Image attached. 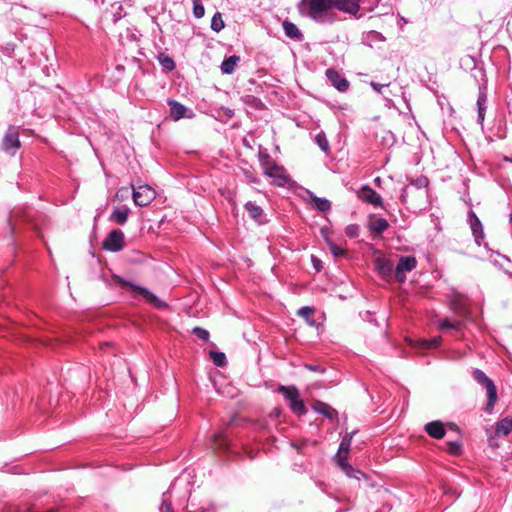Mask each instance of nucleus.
I'll list each match as a JSON object with an SVG mask.
<instances>
[{"label":"nucleus","mask_w":512,"mask_h":512,"mask_svg":"<svg viewBox=\"0 0 512 512\" xmlns=\"http://www.w3.org/2000/svg\"><path fill=\"white\" fill-rule=\"evenodd\" d=\"M335 9L356 16L360 0H302L300 11L320 24H332L339 20Z\"/></svg>","instance_id":"nucleus-1"},{"label":"nucleus","mask_w":512,"mask_h":512,"mask_svg":"<svg viewBox=\"0 0 512 512\" xmlns=\"http://www.w3.org/2000/svg\"><path fill=\"white\" fill-rule=\"evenodd\" d=\"M472 376L478 384L485 388L487 393V403L484 410L489 414L492 413L498 399L497 388L494 382L478 368L473 369Z\"/></svg>","instance_id":"nucleus-2"},{"label":"nucleus","mask_w":512,"mask_h":512,"mask_svg":"<svg viewBox=\"0 0 512 512\" xmlns=\"http://www.w3.org/2000/svg\"><path fill=\"white\" fill-rule=\"evenodd\" d=\"M277 391L283 395L285 400L289 403L291 411L298 415H305L307 412L304 401L300 397V392L296 386H284L280 385Z\"/></svg>","instance_id":"nucleus-3"},{"label":"nucleus","mask_w":512,"mask_h":512,"mask_svg":"<svg viewBox=\"0 0 512 512\" xmlns=\"http://www.w3.org/2000/svg\"><path fill=\"white\" fill-rule=\"evenodd\" d=\"M116 279H117V282L123 288L129 289V291L133 297H139L156 308L165 307V303L162 300H160L154 293L149 291L148 289H146L142 286L135 285L129 281H126V280L120 278V277H116Z\"/></svg>","instance_id":"nucleus-4"},{"label":"nucleus","mask_w":512,"mask_h":512,"mask_svg":"<svg viewBox=\"0 0 512 512\" xmlns=\"http://www.w3.org/2000/svg\"><path fill=\"white\" fill-rule=\"evenodd\" d=\"M135 205L144 207L149 205L156 197L155 190L147 184L131 185Z\"/></svg>","instance_id":"nucleus-5"},{"label":"nucleus","mask_w":512,"mask_h":512,"mask_svg":"<svg viewBox=\"0 0 512 512\" xmlns=\"http://www.w3.org/2000/svg\"><path fill=\"white\" fill-rule=\"evenodd\" d=\"M178 481L173 482L168 490L162 494V500L159 507L160 512H173L172 510V499L176 497L178 501L185 500L190 496V491L185 490L180 495L177 491Z\"/></svg>","instance_id":"nucleus-6"},{"label":"nucleus","mask_w":512,"mask_h":512,"mask_svg":"<svg viewBox=\"0 0 512 512\" xmlns=\"http://www.w3.org/2000/svg\"><path fill=\"white\" fill-rule=\"evenodd\" d=\"M20 146L21 143L19 140L18 128L15 126H9L2 140V149L13 156Z\"/></svg>","instance_id":"nucleus-7"},{"label":"nucleus","mask_w":512,"mask_h":512,"mask_svg":"<svg viewBox=\"0 0 512 512\" xmlns=\"http://www.w3.org/2000/svg\"><path fill=\"white\" fill-rule=\"evenodd\" d=\"M417 260L414 256H401L394 271L395 278L402 283L406 280V273L416 268Z\"/></svg>","instance_id":"nucleus-8"},{"label":"nucleus","mask_w":512,"mask_h":512,"mask_svg":"<svg viewBox=\"0 0 512 512\" xmlns=\"http://www.w3.org/2000/svg\"><path fill=\"white\" fill-rule=\"evenodd\" d=\"M487 83L485 79V75L482 74V83L479 84V93L476 102L477 106V123L483 124L485 119V113L487 110Z\"/></svg>","instance_id":"nucleus-9"},{"label":"nucleus","mask_w":512,"mask_h":512,"mask_svg":"<svg viewBox=\"0 0 512 512\" xmlns=\"http://www.w3.org/2000/svg\"><path fill=\"white\" fill-rule=\"evenodd\" d=\"M124 238V233L121 230H112L103 241V248L111 252H118L124 247Z\"/></svg>","instance_id":"nucleus-10"},{"label":"nucleus","mask_w":512,"mask_h":512,"mask_svg":"<svg viewBox=\"0 0 512 512\" xmlns=\"http://www.w3.org/2000/svg\"><path fill=\"white\" fill-rule=\"evenodd\" d=\"M335 461L340 469L350 478L360 480L361 477H366L360 470L355 469L348 462V454H336Z\"/></svg>","instance_id":"nucleus-11"},{"label":"nucleus","mask_w":512,"mask_h":512,"mask_svg":"<svg viewBox=\"0 0 512 512\" xmlns=\"http://www.w3.org/2000/svg\"><path fill=\"white\" fill-rule=\"evenodd\" d=\"M168 105L170 107V116L174 121H178L185 117L192 118L194 116V113L191 110L175 100H168Z\"/></svg>","instance_id":"nucleus-12"},{"label":"nucleus","mask_w":512,"mask_h":512,"mask_svg":"<svg viewBox=\"0 0 512 512\" xmlns=\"http://www.w3.org/2000/svg\"><path fill=\"white\" fill-rule=\"evenodd\" d=\"M358 197L369 204H372L374 206H383V199L382 197L373 190L369 185H364L358 192Z\"/></svg>","instance_id":"nucleus-13"},{"label":"nucleus","mask_w":512,"mask_h":512,"mask_svg":"<svg viewBox=\"0 0 512 512\" xmlns=\"http://www.w3.org/2000/svg\"><path fill=\"white\" fill-rule=\"evenodd\" d=\"M264 175L273 178L274 183L279 187H284L289 181L285 169L277 164L273 167H268Z\"/></svg>","instance_id":"nucleus-14"},{"label":"nucleus","mask_w":512,"mask_h":512,"mask_svg":"<svg viewBox=\"0 0 512 512\" xmlns=\"http://www.w3.org/2000/svg\"><path fill=\"white\" fill-rule=\"evenodd\" d=\"M326 77L333 87L340 92H345L349 88V82L338 71L334 69L326 70Z\"/></svg>","instance_id":"nucleus-15"},{"label":"nucleus","mask_w":512,"mask_h":512,"mask_svg":"<svg viewBox=\"0 0 512 512\" xmlns=\"http://www.w3.org/2000/svg\"><path fill=\"white\" fill-rule=\"evenodd\" d=\"M389 227V223L386 219L371 214L368 217L367 228L375 235L382 234Z\"/></svg>","instance_id":"nucleus-16"},{"label":"nucleus","mask_w":512,"mask_h":512,"mask_svg":"<svg viewBox=\"0 0 512 512\" xmlns=\"http://www.w3.org/2000/svg\"><path fill=\"white\" fill-rule=\"evenodd\" d=\"M468 221L472 230V234L475 238V242L477 245H480L484 238L482 223L473 211H469Z\"/></svg>","instance_id":"nucleus-17"},{"label":"nucleus","mask_w":512,"mask_h":512,"mask_svg":"<svg viewBox=\"0 0 512 512\" xmlns=\"http://www.w3.org/2000/svg\"><path fill=\"white\" fill-rule=\"evenodd\" d=\"M246 211L248 212L250 218H252L258 224H264L266 222L265 213L263 209L257 205L255 202L248 201L244 205Z\"/></svg>","instance_id":"nucleus-18"},{"label":"nucleus","mask_w":512,"mask_h":512,"mask_svg":"<svg viewBox=\"0 0 512 512\" xmlns=\"http://www.w3.org/2000/svg\"><path fill=\"white\" fill-rule=\"evenodd\" d=\"M425 432L434 439H442L445 434V428L441 421L435 420L424 426Z\"/></svg>","instance_id":"nucleus-19"},{"label":"nucleus","mask_w":512,"mask_h":512,"mask_svg":"<svg viewBox=\"0 0 512 512\" xmlns=\"http://www.w3.org/2000/svg\"><path fill=\"white\" fill-rule=\"evenodd\" d=\"M313 409L317 413L328 418L329 420H337V418H338V412L333 407H331L330 405H328L325 402L317 401L314 404Z\"/></svg>","instance_id":"nucleus-20"},{"label":"nucleus","mask_w":512,"mask_h":512,"mask_svg":"<svg viewBox=\"0 0 512 512\" xmlns=\"http://www.w3.org/2000/svg\"><path fill=\"white\" fill-rule=\"evenodd\" d=\"M376 270L382 277H390L394 271V265L391 260L377 258L375 261Z\"/></svg>","instance_id":"nucleus-21"},{"label":"nucleus","mask_w":512,"mask_h":512,"mask_svg":"<svg viewBox=\"0 0 512 512\" xmlns=\"http://www.w3.org/2000/svg\"><path fill=\"white\" fill-rule=\"evenodd\" d=\"M129 212L130 210L126 206L115 208L110 216V219L119 225H124L127 222Z\"/></svg>","instance_id":"nucleus-22"},{"label":"nucleus","mask_w":512,"mask_h":512,"mask_svg":"<svg viewBox=\"0 0 512 512\" xmlns=\"http://www.w3.org/2000/svg\"><path fill=\"white\" fill-rule=\"evenodd\" d=\"M240 61V57L236 55H231L228 58H225L221 64V71L223 74H232L235 71L237 64Z\"/></svg>","instance_id":"nucleus-23"},{"label":"nucleus","mask_w":512,"mask_h":512,"mask_svg":"<svg viewBox=\"0 0 512 512\" xmlns=\"http://www.w3.org/2000/svg\"><path fill=\"white\" fill-rule=\"evenodd\" d=\"M283 29L284 33L288 38L295 39V40H301L302 39V33L298 29V27L289 21L283 22Z\"/></svg>","instance_id":"nucleus-24"},{"label":"nucleus","mask_w":512,"mask_h":512,"mask_svg":"<svg viewBox=\"0 0 512 512\" xmlns=\"http://www.w3.org/2000/svg\"><path fill=\"white\" fill-rule=\"evenodd\" d=\"M512 431V417H506L496 424V433L507 436Z\"/></svg>","instance_id":"nucleus-25"},{"label":"nucleus","mask_w":512,"mask_h":512,"mask_svg":"<svg viewBox=\"0 0 512 512\" xmlns=\"http://www.w3.org/2000/svg\"><path fill=\"white\" fill-rule=\"evenodd\" d=\"M356 433H357V431H353V432H350V433H346L343 436V438H342V440L340 442L337 454H348L349 453V450L351 448V443H352L353 436Z\"/></svg>","instance_id":"nucleus-26"},{"label":"nucleus","mask_w":512,"mask_h":512,"mask_svg":"<svg viewBox=\"0 0 512 512\" xmlns=\"http://www.w3.org/2000/svg\"><path fill=\"white\" fill-rule=\"evenodd\" d=\"M451 308L459 313H462L466 309V299L463 295L455 294L450 300Z\"/></svg>","instance_id":"nucleus-27"},{"label":"nucleus","mask_w":512,"mask_h":512,"mask_svg":"<svg viewBox=\"0 0 512 512\" xmlns=\"http://www.w3.org/2000/svg\"><path fill=\"white\" fill-rule=\"evenodd\" d=\"M311 200L313 203V207L321 212H326L331 207L330 201L326 198L311 196Z\"/></svg>","instance_id":"nucleus-28"},{"label":"nucleus","mask_w":512,"mask_h":512,"mask_svg":"<svg viewBox=\"0 0 512 512\" xmlns=\"http://www.w3.org/2000/svg\"><path fill=\"white\" fill-rule=\"evenodd\" d=\"M326 242H327V245H328V248H329L331 254L335 258L342 257L346 254V250L344 248H342L341 246H338L330 239L326 238Z\"/></svg>","instance_id":"nucleus-29"},{"label":"nucleus","mask_w":512,"mask_h":512,"mask_svg":"<svg viewBox=\"0 0 512 512\" xmlns=\"http://www.w3.org/2000/svg\"><path fill=\"white\" fill-rule=\"evenodd\" d=\"M259 161L264 173L267 171L268 167H273L276 164L271 158V156L265 152L259 153Z\"/></svg>","instance_id":"nucleus-30"},{"label":"nucleus","mask_w":512,"mask_h":512,"mask_svg":"<svg viewBox=\"0 0 512 512\" xmlns=\"http://www.w3.org/2000/svg\"><path fill=\"white\" fill-rule=\"evenodd\" d=\"M210 357L213 360V363L218 367H223L227 364L226 356L223 352L210 351Z\"/></svg>","instance_id":"nucleus-31"},{"label":"nucleus","mask_w":512,"mask_h":512,"mask_svg":"<svg viewBox=\"0 0 512 512\" xmlns=\"http://www.w3.org/2000/svg\"><path fill=\"white\" fill-rule=\"evenodd\" d=\"M224 28V21L222 15L216 12L211 19V29L215 32H220Z\"/></svg>","instance_id":"nucleus-32"},{"label":"nucleus","mask_w":512,"mask_h":512,"mask_svg":"<svg viewBox=\"0 0 512 512\" xmlns=\"http://www.w3.org/2000/svg\"><path fill=\"white\" fill-rule=\"evenodd\" d=\"M315 141L322 151L327 153L329 151V142L324 133H319L315 137Z\"/></svg>","instance_id":"nucleus-33"},{"label":"nucleus","mask_w":512,"mask_h":512,"mask_svg":"<svg viewBox=\"0 0 512 512\" xmlns=\"http://www.w3.org/2000/svg\"><path fill=\"white\" fill-rule=\"evenodd\" d=\"M461 322H439L438 329L441 332L447 330H460Z\"/></svg>","instance_id":"nucleus-34"},{"label":"nucleus","mask_w":512,"mask_h":512,"mask_svg":"<svg viewBox=\"0 0 512 512\" xmlns=\"http://www.w3.org/2000/svg\"><path fill=\"white\" fill-rule=\"evenodd\" d=\"M193 14L198 19L204 16L205 8L201 0H193Z\"/></svg>","instance_id":"nucleus-35"},{"label":"nucleus","mask_w":512,"mask_h":512,"mask_svg":"<svg viewBox=\"0 0 512 512\" xmlns=\"http://www.w3.org/2000/svg\"><path fill=\"white\" fill-rule=\"evenodd\" d=\"M440 343H441V337H433L428 340H423L422 348H424V349L436 348L440 345Z\"/></svg>","instance_id":"nucleus-36"},{"label":"nucleus","mask_w":512,"mask_h":512,"mask_svg":"<svg viewBox=\"0 0 512 512\" xmlns=\"http://www.w3.org/2000/svg\"><path fill=\"white\" fill-rule=\"evenodd\" d=\"M359 232H360V227L357 224H349L345 228V234L349 238H356V237H358Z\"/></svg>","instance_id":"nucleus-37"},{"label":"nucleus","mask_w":512,"mask_h":512,"mask_svg":"<svg viewBox=\"0 0 512 512\" xmlns=\"http://www.w3.org/2000/svg\"><path fill=\"white\" fill-rule=\"evenodd\" d=\"M159 60H160L161 65L165 69L171 71V70H173L175 68V63H174V61H173V59L171 57L164 56V57H161Z\"/></svg>","instance_id":"nucleus-38"},{"label":"nucleus","mask_w":512,"mask_h":512,"mask_svg":"<svg viewBox=\"0 0 512 512\" xmlns=\"http://www.w3.org/2000/svg\"><path fill=\"white\" fill-rule=\"evenodd\" d=\"M411 184L414 185L417 189H422L428 186L429 181L427 177L421 176L413 180Z\"/></svg>","instance_id":"nucleus-39"},{"label":"nucleus","mask_w":512,"mask_h":512,"mask_svg":"<svg viewBox=\"0 0 512 512\" xmlns=\"http://www.w3.org/2000/svg\"><path fill=\"white\" fill-rule=\"evenodd\" d=\"M192 332L200 339L207 341L209 339V332L201 327H195Z\"/></svg>","instance_id":"nucleus-40"},{"label":"nucleus","mask_w":512,"mask_h":512,"mask_svg":"<svg viewBox=\"0 0 512 512\" xmlns=\"http://www.w3.org/2000/svg\"><path fill=\"white\" fill-rule=\"evenodd\" d=\"M314 312V308L312 307H309V306H304V307H301L300 309H298L297 311V315L302 317V318H309Z\"/></svg>","instance_id":"nucleus-41"},{"label":"nucleus","mask_w":512,"mask_h":512,"mask_svg":"<svg viewBox=\"0 0 512 512\" xmlns=\"http://www.w3.org/2000/svg\"><path fill=\"white\" fill-rule=\"evenodd\" d=\"M448 446H449V449L448 451L453 454V455H456L460 452V444L458 442H449L448 443Z\"/></svg>","instance_id":"nucleus-42"},{"label":"nucleus","mask_w":512,"mask_h":512,"mask_svg":"<svg viewBox=\"0 0 512 512\" xmlns=\"http://www.w3.org/2000/svg\"><path fill=\"white\" fill-rule=\"evenodd\" d=\"M305 368L310 371L319 372V373H323L325 371V368H323L322 366L314 365V364H306Z\"/></svg>","instance_id":"nucleus-43"},{"label":"nucleus","mask_w":512,"mask_h":512,"mask_svg":"<svg viewBox=\"0 0 512 512\" xmlns=\"http://www.w3.org/2000/svg\"><path fill=\"white\" fill-rule=\"evenodd\" d=\"M370 85H371V87H372L375 91H377V92H379V93H382V89H384V88H386V87L388 86V85H386V84H379V83H376V82H373V81L371 82V84H370Z\"/></svg>","instance_id":"nucleus-44"},{"label":"nucleus","mask_w":512,"mask_h":512,"mask_svg":"<svg viewBox=\"0 0 512 512\" xmlns=\"http://www.w3.org/2000/svg\"><path fill=\"white\" fill-rule=\"evenodd\" d=\"M187 512H215V509L213 506L208 507H199L198 509L194 511H187Z\"/></svg>","instance_id":"nucleus-45"},{"label":"nucleus","mask_w":512,"mask_h":512,"mask_svg":"<svg viewBox=\"0 0 512 512\" xmlns=\"http://www.w3.org/2000/svg\"><path fill=\"white\" fill-rule=\"evenodd\" d=\"M245 177L250 183H258L257 178L254 177L249 171H245Z\"/></svg>","instance_id":"nucleus-46"},{"label":"nucleus","mask_w":512,"mask_h":512,"mask_svg":"<svg viewBox=\"0 0 512 512\" xmlns=\"http://www.w3.org/2000/svg\"><path fill=\"white\" fill-rule=\"evenodd\" d=\"M215 442H219V446H221V447H224L226 445L224 440H222V436L221 435H216L215 436Z\"/></svg>","instance_id":"nucleus-47"},{"label":"nucleus","mask_w":512,"mask_h":512,"mask_svg":"<svg viewBox=\"0 0 512 512\" xmlns=\"http://www.w3.org/2000/svg\"><path fill=\"white\" fill-rule=\"evenodd\" d=\"M118 194H120L122 197L124 195H127L128 194V189L127 188H121L119 191H118Z\"/></svg>","instance_id":"nucleus-48"},{"label":"nucleus","mask_w":512,"mask_h":512,"mask_svg":"<svg viewBox=\"0 0 512 512\" xmlns=\"http://www.w3.org/2000/svg\"><path fill=\"white\" fill-rule=\"evenodd\" d=\"M14 47H15L14 44L8 43L7 46H6V50L7 51H13Z\"/></svg>","instance_id":"nucleus-49"},{"label":"nucleus","mask_w":512,"mask_h":512,"mask_svg":"<svg viewBox=\"0 0 512 512\" xmlns=\"http://www.w3.org/2000/svg\"><path fill=\"white\" fill-rule=\"evenodd\" d=\"M313 262H314V267H315L317 270H319V264H320V261H319V260H317V259H315V258H313Z\"/></svg>","instance_id":"nucleus-50"},{"label":"nucleus","mask_w":512,"mask_h":512,"mask_svg":"<svg viewBox=\"0 0 512 512\" xmlns=\"http://www.w3.org/2000/svg\"><path fill=\"white\" fill-rule=\"evenodd\" d=\"M400 21H401V23H404V24L407 23V20L404 17H400Z\"/></svg>","instance_id":"nucleus-51"},{"label":"nucleus","mask_w":512,"mask_h":512,"mask_svg":"<svg viewBox=\"0 0 512 512\" xmlns=\"http://www.w3.org/2000/svg\"><path fill=\"white\" fill-rule=\"evenodd\" d=\"M370 33H371V34H373V35H375V36H377V37H378V36H380V33L375 32V31H372V32H370Z\"/></svg>","instance_id":"nucleus-52"},{"label":"nucleus","mask_w":512,"mask_h":512,"mask_svg":"<svg viewBox=\"0 0 512 512\" xmlns=\"http://www.w3.org/2000/svg\"><path fill=\"white\" fill-rule=\"evenodd\" d=\"M308 323H309L310 325H312V326H313V325H314V324H316L317 322L311 321V322H308Z\"/></svg>","instance_id":"nucleus-53"},{"label":"nucleus","mask_w":512,"mask_h":512,"mask_svg":"<svg viewBox=\"0 0 512 512\" xmlns=\"http://www.w3.org/2000/svg\"><path fill=\"white\" fill-rule=\"evenodd\" d=\"M375 182H376V183H379V182H380V178H379V177H378V178H376V179H375Z\"/></svg>","instance_id":"nucleus-54"}]
</instances>
